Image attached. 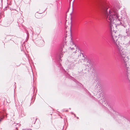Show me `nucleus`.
<instances>
[{"label":"nucleus","mask_w":130,"mask_h":130,"mask_svg":"<svg viewBox=\"0 0 130 130\" xmlns=\"http://www.w3.org/2000/svg\"><path fill=\"white\" fill-rule=\"evenodd\" d=\"M119 37H117L116 36H111L110 42L114 45L117 48V53L118 57L121 61L124 63L127 68L126 76L128 78L130 71L128 67H127L126 62L128 59L127 56V53L123 49V47H126L130 45V27L126 30V34L124 36L119 35Z\"/></svg>","instance_id":"1"},{"label":"nucleus","mask_w":130,"mask_h":130,"mask_svg":"<svg viewBox=\"0 0 130 130\" xmlns=\"http://www.w3.org/2000/svg\"><path fill=\"white\" fill-rule=\"evenodd\" d=\"M101 3L100 10L101 14L105 17L107 20L108 22L111 23L109 24V29L110 31L112 32V30H113L112 29V27L113 28V26L116 27L117 26L116 24L111 23H115L114 21L117 22H120V23H117V24L118 25H121L122 24L121 22H123V23L122 25L124 27H126L128 25H129V21L128 18L127 16H125L123 17V18H121V19H120V17L119 16L117 13L115 12L111 11L109 9L108 10L107 8V5L105 3L103 2V1H100Z\"/></svg>","instance_id":"2"},{"label":"nucleus","mask_w":130,"mask_h":130,"mask_svg":"<svg viewBox=\"0 0 130 130\" xmlns=\"http://www.w3.org/2000/svg\"><path fill=\"white\" fill-rule=\"evenodd\" d=\"M102 88L100 84L99 83H97L95 86V89L94 91V96H95L94 98L95 100L98 99V102L102 104L103 106L108 110L112 109L110 106L108 105V103L105 100L104 97L102 96Z\"/></svg>","instance_id":"3"},{"label":"nucleus","mask_w":130,"mask_h":130,"mask_svg":"<svg viewBox=\"0 0 130 130\" xmlns=\"http://www.w3.org/2000/svg\"><path fill=\"white\" fill-rule=\"evenodd\" d=\"M109 111L111 116L114 119H115L119 123L125 124L128 121V120L122 116L121 113L118 112H116L113 110H112L111 111Z\"/></svg>","instance_id":"4"},{"label":"nucleus","mask_w":130,"mask_h":130,"mask_svg":"<svg viewBox=\"0 0 130 130\" xmlns=\"http://www.w3.org/2000/svg\"><path fill=\"white\" fill-rule=\"evenodd\" d=\"M73 45L74 46V47H70L71 50H72V52L74 54L76 53V54H77L78 53V57H80L82 56L84 58L82 59V60L84 61H85L86 60V59L85 58V57L83 55V54L81 52L80 50L79 49L78 47H76V45L75 44H74Z\"/></svg>","instance_id":"5"},{"label":"nucleus","mask_w":130,"mask_h":130,"mask_svg":"<svg viewBox=\"0 0 130 130\" xmlns=\"http://www.w3.org/2000/svg\"><path fill=\"white\" fill-rule=\"evenodd\" d=\"M66 45L62 44L60 46L59 48L57 51V56L58 55L59 58V59L61 61V58L63 57V53L66 51Z\"/></svg>","instance_id":"6"},{"label":"nucleus","mask_w":130,"mask_h":130,"mask_svg":"<svg viewBox=\"0 0 130 130\" xmlns=\"http://www.w3.org/2000/svg\"><path fill=\"white\" fill-rule=\"evenodd\" d=\"M87 62V64H85L86 69L83 71V72H82V71H80V72L79 71H78L80 73H83L84 74L88 72L92 68V66L91 62L88 60Z\"/></svg>","instance_id":"7"},{"label":"nucleus","mask_w":130,"mask_h":130,"mask_svg":"<svg viewBox=\"0 0 130 130\" xmlns=\"http://www.w3.org/2000/svg\"><path fill=\"white\" fill-rule=\"evenodd\" d=\"M75 60H74L71 61V62L70 63L69 62V64H68L69 66V67L71 68H72V66L74 67L75 66V64L77 63L76 62H75Z\"/></svg>","instance_id":"8"},{"label":"nucleus","mask_w":130,"mask_h":130,"mask_svg":"<svg viewBox=\"0 0 130 130\" xmlns=\"http://www.w3.org/2000/svg\"><path fill=\"white\" fill-rule=\"evenodd\" d=\"M85 91L87 93H88V94H90V93L89 91L87 90V89H85Z\"/></svg>","instance_id":"9"},{"label":"nucleus","mask_w":130,"mask_h":130,"mask_svg":"<svg viewBox=\"0 0 130 130\" xmlns=\"http://www.w3.org/2000/svg\"><path fill=\"white\" fill-rule=\"evenodd\" d=\"M61 2H60V1L59 2H57V4L58 3L59 4H60V3H61Z\"/></svg>","instance_id":"10"},{"label":"nucleus","mask_w":130,"mask_h":130,"mask_svg":"<svg viewBox=\"0 0 130 130\" xmlns=\"http://www.w3.org/2000/svg\"><path fill=\"white\" fill-rule=\"evenodd\" d=\"M74 117H76V115H75V114H74Z\"/></svg>","instance_id":"11"},{"label":"nucleus","mask_w":130,"mask_h":130,"mask_svg":"<svg viewBox=\"0 0 130 130\" xmlns=\"http://www.w3.org/2000/svg\"><path fill=\"white\" fill-rule=\"evenodd\" d=\"M71 113L72 114H73V115H74V113L73 112H71Z\"/></svg>","instance_id":"12"},{"label":"nucleus","mask_w":130,"mask_h":130,"mask_svg":"<svg viewBox=\"0 0 130 130\" xmlns=\"http://www.w3.org/2000/svg\"><path fill=\"white\" fill-rule=\"evenodd\" d=\"M76 118L77 119H78V117H76Z\"/></svg>","instance_id":"13"},{"label":"nucleus","mask_w":130,"mask_h":130,"mask_svg":"<svg viewBox=\"0 0 130 130\" xmlns=\"http://www.w3.org/2000/svg\"><path fill=\"white\" fill-rule=\"evenodd\" d=\"M60 65H61V64H60H60H59V66Z\"/></svg>","instance_id":"14"},{"label":"nucleus","mask_w":130,"mask_h":130,"mask_svg":"<svg viewBox=\"0 0 130 130\" xmlns=\"http://www.w3.org/2000/svg\"><path fill=\"white\" fill-rule=\"evenodd\" d=\"M75 82H76V81L77 82V81H76V80H75Z\"/></svg>","instance_id":"15"},{"label":"nucleus","mask_w":130,"mask_h":130,"mask_svg":"<svg viewBox=\"0 0 130 130\" xmlns=\"http://www.w3.org/2000/svg\"><path fill=\"white\" fill-rule=\"evenodd\" d=\"M75 82H76V81L77 82V81H76V80H75Z\"/></svg>","instance_id":"16"},{"label":"nucleus","mask_w":130,"mask_h":130,"mask_svg":"<svg viewBox=\"0 0 130 130\" xmlns=\"http://www.w3.org/2000/svg\"><path fill=\"white\" fill-rule=\"evenodd\" d=\"M75 82H76V81L77 82V81H76V80H75Z\"/></svg>","instance_id":"17"},{"label":"nucleus","mask_w":130,"mask_h":130,"mask_svg":"<svg viewBox=\"0 0 130 130\" xmlns=\"http://www.w3.org/2000/svg\"><path fill=\"white\" fill-rule=\"evenodd\" d=\"M75 82H76V81L77 82V81H76V80H75Z\"/></svg>","instance_id":"18"},{"label":"nucleus","mask_w":130,"mask_h":130,"mask_svg":"<svg viewBox=\"0 0 130 130\" xmlns=\"http://www.w3.org/2000/svg\"><path fill=\"white\" fill-rule=\"evenodd\" d=\"M75 82H76V81L77 82V81H76V80H75Z\"/></svg>","instance_id":"19"},{"label":"nucleus","mask_w":130,"mask_h":130,"mask_svg":"<svg viewBox=\"0 0 130 130\" xmlns=\"http://www.w3.org/2000/svg\"><path fill=\"white\" fill-rule=\"evenodd\" d=\"M66 63H67V62H66Z\"/></svg>","instance_id":"20"},{"label":"nucleus","mask_w":130,"mask_h":130,"mask_svg":"<svg viewBox=\"0 0 130 130\" xmlns=\"http://www.w3.org/2000/svg\"><path fill=\"white\" fill-rule=\"evenodd\" d=\"M82 70V71H83V70Z\"/></svg>","instance_id":"21"},{"label":"nucleus","mask_w":130,"mask_h":130,"mask_svg":"<svg viewBox=\"0 0 130 130\" xmlns=\"http://www.w3.org/2000/svg\"><path fill=\"white\" fill-rule=\"evenodd\" d=\"M79 84H80V85H82L81 84L79 83Z\"/></svg>","instance_id":"22"},{"label":"nucleus","mask_w":130,"mask_h":130,"mask_svg":"<svg viewBox=\"0 0 130 130\" xmlns=\"http://www.w3.org/2000/svg\"><path fill=\"white\" fill-rule=\"evenodd\" d=\"M57 63H58V61H57Z\"/></svg>","instance_id":"23"}]
</instances>
